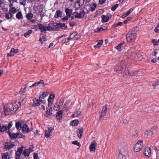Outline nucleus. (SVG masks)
Segmentation results:
<instances>
[{"instance_id": "f8f14e48", "label": "nucleus", "mask_w": 159, "mask_h": 159, "mask_svg": "<svg viewBox=\"0 0 159 159\" xmlns=\"http://www.w3.org/2000/svg\"><path fill=\"white\" fill-rule=\"evenodd\" d=\"M47 110L45 112V116L46 117H48L52 115V110L51 107H46Z\"/></svg>"}, {"instance_id": "680f3d73", "label": "nucleus", "mask_w": 159, "mask_h": 159, "mask_svg": "<svg viewBox=\"0 0 159 159\" xmlns=\"http://www.w3.org/2000/svg\"><path fill=\"white\" fill-rule=\"evenodd\" d=\"M157 129V127L156 126H154L153 127H152L151 129L152 131V133H153V132L154 131H155Z\"/></svg>"}, {"instance_id": "39448f33", "label": "nucleus", "mask_w": 159, "mask_h": 159, "mask_svg": "<svg viewBox=\"0 0 159 159\" xmlns=\"http://www.w3.org/2000/svg\"><path fill=\"white\" fill-rule=\"evenodd\" d=\"M127 151L126 149L124 150L123 148H121L119 155V159H126Z\"/></svg>"}, {"instance_id": "4be33fe9", "label": "nucleus", "mask_w": 159, "mask_h": 159, "mask_svg": "<svg viewBox=\"0 0 159 159\" xmlns=\"http://www.w3.org/2000/svg\"><path fill=\"white\" fill-rule=\"evenodd\" d=\"M151 150L149 148H147L145 150V155L149 157L151 155Z\"/></svg>"}, {"instance_id": "4c0bfd02", "label": "nucleus", "mask_w": 159, "mask_h": 159, "mask_svg": "<svg viewBox=\"0 0 159 159\" xmlns=\"http://www.w3.org/2000/svg\"><path fill=\"white\" fill-rule=\"evenodd\" d=\"M16 129L18 130H20L21 129V125L19 122H16Z\"/></svg>"}, {"instance_id": "20e7f679", "label": "nucleus", "mask_w": 159, "mask_h": 159, "mask_svg": "<svg viewBox=\"0 0 159 159\" xmlns=\"http://www.w3.org/2000/svg\"><path fill=\"white\" fill-rule=\"evenodd\" d=\"M143 141L139 140L135 144L134 148V151L136 152L139 151L142 147Z\"/></svg>"}, {"instance_id": "473e14b6", "label": "nucleus", "mask_w": 159, "mask_h": 159, "mask_svg": "<svg viewBox=\"0 0 159 159\" xmlns=\"http://www.w3.org/2000/svg\"><path fill=\"white\" fill-rule=\"evenodd\" d=\"M103 21L104 22H107L109 20V18L108 16L103 15L102 16Z\"/></svg>"}, {"instance_id": "423d86ee", "label": "nucleus", "mask_w": 159, "mask_h": 159, "mask_svg": "<svg viewBox=\"0 0 159 159\" xmlns=\"http://www.w3.org/2000/svg\"><path fill=\"white\" fill-rule=\"evenodd\" d=\"M8 134L10 138L11 139H13L16 138L18 136H19V135H20V136L19 137L20 138L22 137V136H23V135H22L21 134L19 133H17L16 134L14 133L11 134L10 132H9Z\"/></svg>"}, {"instance_id": "bb28decb", "label": "nucleus", "mask_w": 159, "mask_h": 159, "mask_svg": "<svg viewBox=\"0 0 159 159\" xmlns=\"http://www.w3.org/2000/svg\"><path fill=\"white\" fill-rule=\"evenodd\" d=\"M79 121L78 120H74L71 121L70 122V125L72 126H75L78 125Z\"/></svg>"}, {"instance_id": "0eeeda50", "label": "nucleus", "mask_w": 159, "mask_h": 159, "mask_svg": "<svg viewBox=\"0 0 159 159\" xmlns=\"http://www.w3.org/2000/svg\"><path fill=\"white\" fill-rule=\"evenodd\" d=\"M41 101L39 99H37L35 98L33 99V102L30 103V105L32 107H35L36 106H39L41 104Z\"/></svg>"}, {"instance_id": "ddd939ff", "label": "nucleus", "mask_w": 159, "mask_h": 159, "mask_svg": "<svg viewBox=\"0 0 159 159\" xmlns=\"http://www.w3.org/2000/svg\"><path fill=\"white\" fill-rule=\"evenodd\" d=\"M12 111L13 110L10 108V106H7V108H5V107L4 108V111L6 116L10 115Z\"/></svg>"}, {"instance_id": "8fccbe9b", "label": "nucleus", "mask_w": 159, "mask_h": 159, "mask_svg": "<svg viewBox=\"0 0 159 159\" xmlns=\"http://www.w3.org/2000/svg\"><path fill=\"white\" fill-rule=\"evenodd\" d=\"M55 98V94H50V96L48 98V99L54 100Z\"/></svg>"}, {"instance_id": "cd10ccee", "label": "nucleus", "mask_w": 159, "mask_h": 159, "mask_svg": "<svg viewBox=\"0 0 159 159\" xmlns=\"http://www.w3.org/2000/svg\"><path fill=\"white\" fill-rule=\"evenodd\" d=\"M2 159H9L10 158V155L8 152H6L3 154L2 155Z\"/></svg>"}, {"instance_id": "ea45409f", "label": "nucleus", "mask_w": 159, "mask_h": 159, "mask_svg": "<svg viewBox=\"0 0 159 159\" xmlns=\"http://www.w3.org/2000/svg\"><path fill=\"white\" fill-rule=\"evenodd\" d=\"M123 44V43H121L116 47V48L118 51H121V46Z\"/></svg>"}, {"instance_id": "338daca9", "label": "nucleus", "mask_w": 159, "mask_h": 159, "mask_svg": "<svg viewBox=\"0 0 159 159\" xmlns=\"http://www.w3.org/2000/svg\"><path fill=\"white\" fill-rule=\"evenodd\" d=\"M103 30V28L101 27L100 28H97V30L95 31L96 32H98L100 31H102Z\"/></svg>"}, {"instance_id": "2f4dec72", "label": "nucleus", "mask_w": 159, "mask_h": 159, "mask_svg": "<svg viewBox=\"0 0 159 159\" xmlns=\"http://www.w3.org/2000/svg\"><path fill=\"white\" fill-rule=\"evenodd\" d=\"M30 149H26L23 152V154L25 156H28L29 155L30 152Z\"/></svg>"}, {"instance_id": "7ed1b4c3", "label": "nucleus", "mask_w": 159, "mask_h": 159, "mask_svg": "<svg viewBox=\"0 0 159 159\" xmlns=\"http://www.w3.org/2000/svg\"><path fill=\"white\" fill-rule=\"evenodd\" d=\"M136 38V34L135 33L129 32L126 35L127 40L129 43L134 41Z\"/></svg>"}, {"instance_id": "a18cd8bd", "label": "nucleus", "mask_w": 159, "mask_h": 159, "mask_svg": "<svg viewBox=\"0 0 159 159\" xmlns=\"http://www.w3.org/2000/svg\"><path fill=\"white\" fill-rule=\"evenodd\" d=\"M12 106L13 107V110H16V111L18 109V106L17 105L16 102L14 103Z\"/></svg>"}, {"instance_id": "de8ad7c7", "label": "nucleus", "mask_w": 159, "mask_h": 159, "mask_svg": "<svg viewBox=\"0 0 159 159\" xmlns=\"http://www.w3.org/2000/svg\"><path fill=\"white\" fill-rule=\"evenodd\" d=\"M48 107L51 106L53 103V100L48 99Z\"/></svg>"}, {"instance_id": "a19ab883", "label": "nucleus", "mask_w": 159, "mask_h": 159, "mask_svg": "<svg viewBox=\"0 0 159 159\" xmlns=\"http://www.w3.org/2000/svg\"><path fill=\"white\" fill-rule=\"evenodd\" d=\"M7 128L6 126L2 125L0 126V131L1 132L5 131L7 130Z\"/></svg>"}, {"instance_id": "4468645a", "label": "nucleus", "mask_w": 159, "mask_h": 159, "mask_svg": "<svg viewBox=\"0 0 159 159\" xmlns=\"http://www.w3.org/2000/svg\"><path fill=\"white\" fill-rule=\"evenodd\" d=\"M47 95L48 94L46 92H43L42 94L39 96V99L42 103H43L45 102L46 101L44 100V98L46 97Z\"/></svg>"}, {"instance_id": "a878e982", "label": "nucleus", "mask_w": 159, "mask_h": 159, "mask_svg": "<svg viewBox=\"0 0 159 159\" xmlns=\"http://www.w3.org/2000/svg\"><path fill=\"white\" fill-rule=\"evenodd\" d=\"M70 102V101L68 100L66 101V103L64 105V106L62 107L63 111H67L69 107V105H67V103Z\"/></svg>"}, {"instance_id": "b1692460", "label": "nucleus", "mask_w": 159, "mask_h": 159, "mask_svg": "<svg viewBox=\"0 0 159 159\" xmlns=\"http://www.w3.org/2000/svg\"><path fill=\"white\" fill-rule=\"evenodd\" d=\"M65 11L66 13V16L68 17H70L72 13L71 9L66 8Z\"/></svg>"}, {"instance_id": "69168bd1", "label": "nucleus", "mask_w": 159, "mask_h": 159, "mask_svg": "<svg viewBox=\"0 0 159 159\" xmlns=\"http://www.w3.org/2000/svg\"><path fill=\"white\" fill-rule=\"evenodd\" d=\"M152 42L153 43L154 45H157V41L155 39H152Z\"/></svg>"}, {"instance_id": "37998d69", "label": "nucleus", "mask_w": 159, "mask_h": 159, "mask_svg": "<svg viewBox=\"0 0 159 159\" xmlns=\"http://www.w3.org/2000/svg\"><path fill=\"white\" fill-rule=\"evenodd\" d=\"M26 17L27 19L30 20L33 18V14L31 13H29L26 15Z\"/></svg>"}, {"instance_id": "79ce46f5", "label": "nucleus", "mask_w": 159, "mask_h": 159, "mask_svg": "<svg viewBox=\"0 0 159 159\" xmlns=\"http://www.w3.org/2000/svg\"><path fill=\"white\" fill-rule=\"evenodd\" d=\"M123 112V109L121 108H120L118 109V110L116 111V114L118 115L121 114Z\"/></svg>"}, {"instance_id": "412c9836", "label": "nucleus", "mask_w": 159, "mask_h": 159, "mask_svg": "<svg viewBox=\"0 0 159 159\" xmlns=\"http://www.w3.org/2000/svg\"><path fill=\"white\" fill-rule=\"evenodd\" d=\"M97 6L96 4L93 3L92 4L90 5L89 9L91 11H93L95 10Z\"/></svg>"}, {"instance_id": "13d9d810", "label": "nucleus", "mask_w": 159, "mask_h": 159, "mask_svg": "<svg viewBox=\"0 0 159 159\" xmlns=\"http://www.w3.org/2000/svg\"><path fill=\"white\" fill-rule=\"evenodd\" d=\"M133 11V9H130L129 11L125 13L126 16H128Z\"/></svg>"}, {"instance_id": "5fc2aeb1", "label": "nucleus", "mask_w": 159, "mask_h": 159, "mask_svg": "<svg viewBox=\"0 0 159 159\" xmlns=\"http://www.w3.org/2000/svg\"><path fill=\"white\" fill-rule=\"evenodd\" d=\"M159 50L155 49L153 51V55L154 56H156L157 54L159 53Z\"/></svg>"}, {"instance_id": "dca6fc26", "label": "nucleus", "mask_w": 159, "mask_h": 159, "mask_svg": "<svg viewBox=\"0 0 159 159\" xmlns=\"http://www.w3.org/2000/svg\"><path fill=\"white\" fill-rule=\"evenodd\" d=\"M19 52V50L18 49H15L14 48H12L11 49V52L10 53L7 54V56H11L14 55L15 53H17Z\"/></svg>"}, {"instance_id": "6ab92c4d", "label": "nucleus", "mask_w": 159, "mask_h": 159, "mask_svg": "<svg viewBox=\"0 0 159 159\" xmlns=\"http://www.w3.org/2000/svg\"><path fill=\"white\" fill-rule=\"evenodd\" d=\"M83 129L82 128H80L77 130V134L78 137L80 138L82 135Z\"/></svg>"}, {"instance_id": "c756f323", "label": "nucleus", "mask_w": 159, "mask_h": 159, "mask_svg": "<svg viewBox=\"0 0 159 159\" xmlns=\"http://www.w3.org/2000/svg\"><path fill=\"white\" fill-rule=\"evenodd\" d=\"M12 6V4L9 5V6L11 7L10 8L9 11L13 14H14L16 13V11L15 7H11Z\"/></svg>"}, {"instance_id": "393cba45", "label": "nucleus", "mask_w": 159, "mask_h": 159, "mask_svg": "<svg viewBox=\"0 0 159 159\" xmlns=\"http://www.w3.org/2000/svg\"><path fill=\"white\" fill-rule=\"evenodd\" d=\"M22 129L23 131L25 133H27L30 132L29 129V128L27 125L26 124H25L23 125Z\"/></svg>"}, {"instance_id": "c85d7f7f", "label": "nucleus", "mask_w": 159, "mask_h": 159, "mask_svg": "<svg viewBox=\"0 0 159 159\" xmlns=\"http://www.w3.org/2000/svg\"><path fill=\"white\" fill-rule=\"evenodd\" d=\"M62 15V12L60 10H57L56 12V14L54 16L55 18H58L61 16Z\"/></svg>"}, {"instance_id": "e433bc0d", "label": "nucleus", "mask_w": 159, "mask_h": 159, "mask_svg": "<svg viewBox=\"0 0 159 159\" xmlns=\"http://www.w3.org/2000/svg\"><path fill=\"white\" fill-rule=\"evenodd\" d=\"M80 113L81 111H77L75 112L73 115V117H78L80 115Z\"/></svg>"}, {"instance_id": "0e129e2a", "label": "nucleus", "mask_w": 159, "mask_h": 159, "mask_svg": "<svg viewBox=\"0 0 159 159\" xmlns=\"http://www.w3.org/2000/svg\"><path fill=\"white\" fill-rule=\"evenodd\" d=\"M45 38L44 36H42V37H40L39 41L41 42H43L45 41Z\"/></svg>"}, {"instance_id": "3c124183", "label": "nucleus", "mask_w": 159, "mask_h": 159, "mask_svg": "<svg viewBox=\"0 0 159 159\" xmlns=\"http://www.w3.org/2000/svg\"><path fill=\"white\" fill-rule=\"evenodd\" d=\"M32 30H29L24 35L25 37H26L27 36L29 35L30 34L32 33Z\"/></svg>"}, {"instance_id": "bf43d9fd", "label": "nucleus", "mask_w": 159, "mask_h": 159, "mask_svg": "<svg viewBox=\"0 0 159 159\" xmlns=\"http://www.w3.org/2000/svg\"><path fill=\"white\" fill-rule=\"evenodd\" d=\"M12 125L13 123L11 121H10L8 125V129L12 126Z\"/></svg>"}, {"instance_id": "e2e57ef3", "label": "nucleus", "mask_w": 159, "mask_h": 159, "mask_svg": "<svg viewBox=\"0 0 159 159\" xmlns=\"http://www.w3.org/2000/svg\"><path fill=\"white\" fill-rule=\"evenodd\" d=\"M24 99L23 98H21L19 100V102H18V103L19 104V105H20L21 103L22 102L23 100Z\"/></svg>"}, {"instance_id": "9d476101", "label": "nucleus", "mask_w": 159, "mask_h": 159, "mask_svg": "<svg viewBox=\"0 0 159 159\" xmlns=\"http://www.w3.org/2000/svg\"><path fill=\"white\" fill-rule=\"evenodd\" d=\"M53 129H54L53 128L50 127L48 128V130H45V134L46 137L47 138H49L51 136L50 134L52 132Z\"/></svg>"}, {"instance_id": "f704fd0d", "label": "nucleus", "mask_w": 159, "mask_h": 159, "mask_svg": "<svg viewBox=\"0 0 159 159\" xmlns=\"http://www.w3.org/2000/svg\"><path fill=\"white\" fill-rule=\"evenodd\" d=\"M5 17L7 19H9L12 17V14L9 12H8L6 13Z\"/></svg>"}, {"instance_id": "4d7b16f0", "label": "nucleus", "mask_w": 159, "mask_h": 159, "mask_svg": "<svg viewBox=\"0 0 159 159\" xmlns=\"http://www.w3.org/2000/svg\"><path fill=\"white\" fill-rule=\"evenodd\" d=\"M19 2L20 4L23 5H25L26 3L25 0H20Z\"/></svg>"}, {"instance_id": "f3484780", "label": "nucleus", "mask_w": 159, "mask_h": 159, "mask_svg": "<svg viewBox=\"0 0 159 159\" xmlns=\"http://www.w3.org/2000/svg\"><path fill=\"white\" fill-rule=\"evenodd\" d=\"M107 106L105 105L103 107L101 114V116L103 117L107 113Z\"/></svg>"}, {"instance_id": "72a5a7b5", "label": "nucleus", "mask_w": 159, "mask_h": 159, "mask_svg": "<svg viewBox=\"0 0 159 159\" xmlns=\"http://www.w3.org/2000/svg\"><path fill=\"white\" fill-rule=\"evenodd\" d=\"M103 43V41L102 40L99 41L98 43L94 46L95 48H99L101 46Z\"/></svg>"}, {"instance_id": "c03bdc74", "label": "nucleus", "mask_w": 159, "mask_h": 159, "mask_svg": "<svg viewBox=\"0 0 159 159\" xmlns=\"http://www.w3.org/2000/svg\"><path fill=\"white\" fill-rule=\"evenodd\" d=\"M145 134L149 136L151 135H152L153 133L152 132L151 130H146L145 132Z\"/></svg>"}, {"instance_id": "5701e85b", "label": "nucleus", "mask_w": 159, "mask_h": 159, "mask_svg": "<svg viewBox=\"0 0 159 159\" xmlns=\"http://www.w3.org/2000/svg\"><path fill=\"white\" fill-rule=\"evenodd\" d=\"M16 17L18 20L23 19V16L21 12L18 11L17 12V13L16 14Z\"/></svg>"}, {"instance_id": "774afa93", "label": "nucleus", "mask_w": 159, "mask_h": 159, "mask_svg": "<svg viewBox=\"0 0 159 159\" xmlns=\"http://www.w3.org/2000/svg\"><path fill=\"white\" fill-rule=\"evenodd\" d=\"M34 158L35 159H37L38 157V155L36 153H34Z\"/></svg>"}, {"instance_id": "58836bf2", "label": "nucleus", "mask_w": 159, "mask_h": 159, "mask_svg": "<svg viewBox=\"0 0 159 159\" xmlns=\"http://www.w3.org/2000/svg\"><path fill=\"white\" fill-rule=\"evenodd\" d=\"M53 26L54 31H58L60 29L57 23L55 24V25H53Z\"/></svg>"}, {"instance_id": "c9c22d12", "label": "nucleus", "mask_w": 159, "mask_h": 159, "mask_svg": "<svg viewBox=\"0 0 159 159\" xmlns=\"http://www.w3.org/2000/svg\"><path fill=\"white\" fill-rule=\"evenodd\" d=\"M76 34L77 33L76 32H73L71 34L70 36L67 39V40H69V38H70L71 39L74 38L75 36L76 35Z\"/></svg>"}, {"instance_id": "603ef678", "label": "nucleus", "mask_w": 159, "mask_h": 159, "mask_svg": "<svg viewBox=\"0 0 159 159\" xmlns=\"http://www.w3.org/2000/svg\"><path fill=\"white\" fill-rule=\"evenodd\" d=\"M72 144L74 145H76L79 147L80 146V143L78 142L77 141L75 140L72 142Z\"/></svg>"}, {"instance_id": "6e6d98bb", "label": "nucleus", "mask_w": 159, "mask_h": 159, "mask_svg": "<svg viewBox=\"0 0 159 159\" xmlns=\"http://www.w3.org/2000/svg\"><path fill=\"white\" fill-rule=\"evenodd\" d=\"M118 4H116L111 7V9L112 11H114L118 7Z\"/></svg>"}, {"instance_id": "6e6552de", "label": "nucleus", "mask_w": 159, "mask_h": 159, "mask_svg": "<svg viewBox=\"0 0 159 159\" xmlns=\"http://www.w3.org/2000/svg\"><path fill=\"white\" fill-rule=\"evenodd\" d=\"M97 146V143L95 140L92 142L89 146V148L90 152H94Z\"/></svg>"}, {"instance_id": "49530a36", "label": "nucleus", "mask_w": 159, "mask_h": 159, "mask_svg": "<svg viewBox=\"0 0 159 159\" xmlns=\"http://www.w3.org/2000/svg\"><path fill=\"white\" fill-rule=\"evenodd\" d=\"M57 25L61 29L62 28V27H65V24L64 23H57Z\"/></svg>"}, {"instance_id": "052dcab7", "label": "nucleus", "mask_w": 159, "mask_h": 159, "mask_svg": "<svg viewBox=\"0 0 159 159\" xmlns=\"http://www.w3.org/2000/svg\"><path fill=\"white\" fill-rule=\"evenodd\" d=\"M131 17H128V18H127V19L126 20H125L124 21V23L125 24H126L127 23V21H129L130 20H131Z\"/></svg>"}, {"instance_id": "2eb2a0df", "label": "nucleus", "mask_w": 159, "mask_h": 159, "mask_svg": "<svg viewBox=\"0 0 159 159\" xmlns=\"http://www.w3.org/2000/svg\"><path fill=\"white\" fill-rule=\"evenodd\" d=\"M38 26L39 29L41 30V32L42 33L45 32L47 31V26H44L42 24H38Z\"/></svg>"}, {"instance_id": "9b49d317", "label": "nucleus", "mask_w": 159, "mask_h": 159, "mask_svg": "<svg viewBox=\"0 0 159 159\" xmlns=\"http://www.w3.org/2000/svg\"><path fill=\"white\" fill-rule=\"evenodd\" d=\"M5 148L7 149H10L13 147L15 144L11 142H5L4 144Z\"/></svg>"}, {"instance_id": "864d4df0", "label": "nucleus", "mask_w": 159, "mask_h": 159, "mask_svg": "<svg viewBox=\"0 0 159 159\" xmlns=\"http://www.w3.org/2000/svg\"><path fill=\"white\" fill-rule=\"evenodd\" d=\"M48 30L54 31L53 25L51 26L47 27V31Z\"/></svg>"}, {"instance_id": "09e8293b", "label": "nucleus", "mask_w": 159, "mask_h": 159, "mask_svg": "<svg viewBox=\"0 0 159 159\" xmlns=\"http://www.w3.org/2000/svg\"><path fill=\"white\" fill-rule=\"evenodd\" d=\"M159 85V82L158 81H156L152 84V85L154 89L157 87H158Z\"/></svg>"}, {"instance_id": "f257e3e1", "label": "nucleus", "mask_w": 159, "mask_h": 159, "mask_svg": "<svg viewBox=\"0 0 159 159\" xmlns=\"http://www.w3.org/2000/svg\"><path fill=\"white\" fill-rule=\"evenodd\" d=\"M114 70L115 71L119 73H122V75L124 77L126 78V76L125 74H127L128 72L126 70L125 68L123 67L122 65H121L120 66L119 65H117L114 66Z\"/></svg>"}, {"instance_id": "aec40b11", "label": "nucleus", "mask_w": 159, "mask_h": 159, "mask_svg": "<svg viewBox=\"0 0 159 159\" xmlns=\"http://www.w3.org/2000/svg\"><path fill=\"white\" fill-rule=\"evenodd\" d=\"M87 2L84 1V0H77L75 5L78 4L79 7H81L84 4H86Z\"/></svg>"}, {"instance_id": "a211bd4d", "label": "nucleus", "mask_w": 159, "mask_h": 159, "mask_svg": "<svg viewBox=\"0 0 159 159\" xmlns=\"http://www.w3.org/2000/svg\"><path fill=\"white\" fill-rule=\"evenodd\" d=\"M23 149V147H21L19 148L16 151V158H19L21 154Z\"/></svg>"}, {"instance_id": "f03ea898", "label": "nucleus", "mask_w": 159, "mask_h": 159, "mask_svg": "<svg viewBox=\"0 0 159 159\" xmlns=\"http://www.w3.org/2000/svg\"><path fill=\"white\" fill-rule=\"evenodd\" d=\"M63 103V100L62 99L58 100L54 104L53 109L56 111H59L62 107Z\"/></svg>"}, {"instance_id": "7c9ffc66", "label": "nucleus", "mask_w": 159, "mask_h": 159, "mask_svg": "<svg viewBox=\"0 0 159 159\" xmlns=\"http://www.w3.org/2000/svg\"><path fill=\"white\" fill-rule=\"evenodd\" d=\"M62 111L60 110L57 112L56 117L57 119H60L62 116Z\"/></svg>"}, {"instance_id": "1a4fd4ad", "label": "nucleus", "mask_w": 159, "mask_h": 159, "mask_svg": "<svg viewBox=\"0 0 159 159\" xmlns=\"http://www.w3.org/2000/svg\"><path fill=\"white\" fill-rule=\"evenodd\" d=\"M73 15L76 18H81L84 17V10H82L79 13L76 12H74Z\"/></svg>"}]
</instances>
